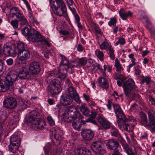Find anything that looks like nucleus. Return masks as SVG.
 I'll use <instances>...</instances> for the list:
<instances>
[{"label": "nucleus", "instance_id": "nucleus-1", "mask_svg": "<svg viewBox=\"0 0 155 155\" xmlns=\"http://www.w3.org/2000/svg\"><path fill=\"white\" fill-rule=\"evenodd\" d=\"M49 2L50 8L56 15L68 18L67 7L64 0H49Z\"/></svg>", "mask_w": 155, "mask_h": 155}, {"label": "nucleus", "instance_id": "nucleus-2", "mask_svg": "<svg viewBox=\"0 0 155 155\" xmlns=\"http://www.w3.org/2000/svg\"><path fill=\"white\" fill-rule=\"evenodd\" d=\"M18 77L17 73L15 71L9 72L4 77L5 79H3V77H0V92H4L8 90Z\"/></svg>", "mask_w": 155, "mask_h": 155}, {"label": "nucleus", "instance_id": "nucleus-3", "mask_svg": "<svg viewBox=\"0 0 155 155\" xmlns=\"http://www.w3.org/2000/svg\"><path fill=\"white\" fill-rule=\"evenodd\" d=\"M113 107L117 119L118 126L120 129L122 131H130L131 130L132 127L124 124L127 119L119 105L117 104H113Z\"/></svg>", "mask_w": 155, "mask_h": 155}, {"label": "nucleus", "instance_id": "nucleus-4", "mask_svg": "<svg viewBox=\"0 0 155 155\" xmlns=\"http://www.w3.org/2000/svg\"><path fill=\"white\" fill-rule=\"evenodd\" d=\"M149 118L148 123L147 116L143 114L141 116L140 122V124L147 128L151 133L155 132V113L151 110H149L147 112Z\"/></svg>", "mask_w": 155, "mask_h": 155}, {"label": "nucleus", "instance_id": "nucleus-5", "mask_svg": "<svg viewBox=\"0 0 155 155\" xmlns=\"http://www.w3.org/2000/svg\"><path fill=\"white\" fill-rule=\"evenodd\" d=\"M28 39L33 42H40L48 47L51 46L50 44L46 39L45 38L41 35L39 32L34 28H31V34L29 36Z\"/></svg>", "mask_w": 155, "mask_h": 155}, {"label": "nucleus", "instance_id": "nucleus-6", "mask_svg": "<svg viewBox=\"0 0 155 155\" xmlns=\"http://www.w3.org/2000/svg\"><path fill=\"white\" fill-rule=\"evenodd\" d=\"M65 111L63 114V117L65 121L69 123L71 121L70 118H73L75 119L77 118L78 113L76 107L73 105L71 106Z\"/></svg>", "mask_w": 155, "mask_h": 155}, {"label": "nucleus", "instance_id": "nucleus-7", "mask_svg": "<svg viewBox=\"0 0 155 155\" xmlns=\"http://www.w3.org/2000/svg\"><path fill=\"white\" fill-rule=\"evenodd\" d=\"M91 147L92 150L95 152L102 154L106 153L103 142L101 140L93 142L91 144Z\"/></svg>", "mask_w": 155, "mask_h": 155}, {"label": "nucleus", "instance_id": "nucleus-8", "mask_svg": "<svg viewBox=\"0 0 155 155\" xmlns=\"http://www.w3.org/2000/svg\"><path fill=\"white\" fill-rule=\"evenodd\" d=\"M135 82L131 79H128L123 84L124 91L127 96H129L131 90L135 86Z\"/></svg>", "mask_w": 155, "mask_h": 155}, {"label": "nucleus", "instance_id": "nucleus-9", "mask_svg": "<svg viewBox=\"0 0 155 155\" xmlns=\"http://www.w3.org/2000/svg\"><path fill=\"white\" fill-rule=\"evenodd\" d=\"M28 70L30 73L32 74H38L41 71L40 65L38 62L32 61L29 65Z\"/></svg>", "mask_w": 155, "mask_h": 155}, {"label": "nucleus", "instance_id": "nucleus-10", "mask_svg": "<svg viewBox=\"0 0 155 155\" xmlns=\"http://www.w3.org/2000/svg\"><path fill=\"white\" fill-rule=\"evenodd\" d=\"M31 126L32 129L35 130H42L45 127V122L39 118H36L31 122Z\"/></svg>", "mask_w": 155, "mask_h": 155}, {"label": "nucleus", "instance_id": "nucleus-11", "mask_svg": "<svg viewBox=\"0 0 155 155\" xmlns=\"http://www.w3.org/2000/svg\"><path fill=\"white\" fill-rule=\"evenodd\" d=\"M4 106L8 108L12 109L17 105L16 99L13 97L8 98L4 100L3 102Z\"/></svg>", "mask_w": 155, "mask_h": 155}, {"label": "nucleus", "instance_id": "nucleus-12", "mask_svg": "<svg viewBox=\"0 0 155 155\" xmlns=\"http://www.w3.org/2000/svg\"><path fill=\"white\" fill-rule=\"evenodd\" d=\"M81 136L85 140H91L93 138L94 134L93 131L90 129H85L81 132Z\"/></svg>", "mask_w": 155, "mask_h": 155}, {"label": "nucleus", "instance_id": "nucleus-13", "mask_svg": "<svg viewBox=\"0 0 155 155\" xmlns=\"http://www.w3.org/2000/svg\"><path fill=\"white\" fill-rule=\"evenodd\" d=\"M60 100L65 106L71 104L73 101L72 97L66 94H63L61 96Z\"/></svg>", "mask_w": 155, "mask_h": 155}, {"label": "nucleus", "instance_id": "nucleus-14", "mask_svg": "<svg viewBox=\"0 0 155 155\" xmlns=\"http://www.w3.org/2000/svg\"><path fill=\"white\" fill-rule=\"evenodd\" d=\"M97 120L98 122L104 129H108L110 128V123L105 117L99 116L97 117Z\"/></svg>", "mask_w": 155, "mask_h": 155}, {"label": "nucleus", "instance_id": "nucleus-15", "mask_svg": "<svg viewBox=\"0 0 155 155\" xmlns=\"http://www.w3.org/2000/svg\"><path fill=\"white\" fill-rule=\"evenodd\" d=\"M68 92L71 96H72L76 102L80 104L81 102L79 95L76 92L74 88L72 87H70L68 89Z\"/></svg>", "mask_w": 155, "mask_h": 155}, {"label": "nucleus", "instance_id": "nucleus-16", "mask_svg": "<svg viewBox=\"0 0 155 155\" xmlns=\"http://www.w3.org/2000/svg\"><path fill=\"white\" fill-rule=\"evenodd\" d=\"M19 76L21 79H28L30 77L29 72L25 67L22 66L19 70Z\"/></svg>", "mask_w": 155, "mask_h": 155}, {"label": "nucleus", "instance_id": "nucleus-17", "mask_svg": "<svg viewBox=\"0 0 155 155\" xmlns=\"http://www.w3.org/2000/svg\"><path fill=\"white\" fill-rule=\"evenodd\" d=\"M10 12L12 17L15 16L18 19L22 18L24 16L22 12L18 8L16 7L12 8L10 9Z\"/></svg>", "mask_w": 155, "mask_h": 155}, {"label": "nucleus", "instance_id": "nucleus-18", "mask_svg": "<svg viewBox=\"0 0 155 155\" xmlns=\"http://www.w3.org/2000/svg\"><path fill=\"white\" fill-rule=\"evenodd\" d=\"M62 89V86H59V87H56L49 85L47 88V91L48 94L53 95L60 93Z\"/></svg>", "mask_w": 155, "mask_h": 155}, {"label": "nucleus", "instance_id": "nucleus-19", "mask_svg": "<svg viewBox=\"0 0 155 155\" xmlns=\"http://www.w3.org/2000/svg\"><path fill=\"white\" fill-rule=\"evenodd\" d=\"M30 55L29 51L25 50L21 52H18V56L21 61H24L28 59L30 57Z\"/></svg>", "mask_w": 155, "mask_h": 155}, {"label": "nucleus", "instance_id": "nucleus-20", "mask_svg": "<svg viewBox=\"0 0 155 155\" xmlns=\"http://www.w3.org/2000/svg\"><path fill=\"white\" fill-rule=\"evenodd\" d=\"M40 115V113L37 111L35 110H31L30 112L28 117L27 118V121L28 123H31L37 117Z\"/></svg>", "mask_w": 155, "mask_h": 155}, {"label": "nucleus", "instance_id": "nucleus-21", "mask_svg": "<svg viewBox=\"0 0 155 155\" xmlns=\"http://www.w3.org/2000/svg\"><path fill=\"white\" fill-rule=\"evenodd\" d=\"M119 13L121 18L124 20H126L128 17L131 16L133 15V13L130 11L126 12L123 8H120L119 10Z\"/></svg>", "mask_w": 155, "mask_h": 155}, {"label": "nucleus", "instance_id": "nucleus-22", "mask_svg": "<svg viewBox=\"0 0 155 155\" xmlns=\"http://www.w3.org/2000/svg\"><path fill=\"white\" fill-rule=\"evenodd\" d=\"M98 85L103 89H107L109 87V83L105 77H100L98 78Z\"/></svg>", "mask_w": 155, "mask_h": 155}, {"label": "nucleus", "instance_id": "nucleus-23", "mask_svg": "<svg viewBox=\"0 0 155 155\" xmlns=\"http://www.w3.org/2000/svg\"><path fill=\"white\" fill-rule=\"evenodd\" d=\"M20 132H16L11 136L10 138V143L20 144L21 140L20 138Z\"/></svg>", "mask_w": 155, "mask_h": 155}, {"label": "nucleus", "instance_id": "nucleus-24", "mask_svg": "<svg viewBox=\"0 0 155 155\" xmlns=\"http://www.w3.org/2000/svg\"><path fill=\"white\" fill-rule=\"evenodd\" d=\"M79 109L83 114L86 117H88L90 115V109L87 107L85 103H84L81 104L80 107Z\"/></svg>", "mask_w": 155, "mask_h": 155}, {"label": "nucleus", "instance_id": "nucleus-25", "mask_svg": "<svg viewBox=\"0 0 155 155\" xmlns=\"http://www.w3.org/2000/svg\"><path fill=\"white\" fill-rule=\"evenodd\" d=\"M59 56L61 58V63L64 67L66 66L67 68L65 69V70L66 71H68L69 68L70 67V62L69 60L68 59L67 57L63 54H60Z\"/></svg>", "mask_w": 155, "mask_h": 155}, {"label": "nucleus", "instance_id": "nucleus-26", "mask_svg": "<svg viewBox=\"0 0 155 155\" xmlns=\"http://www.w3.org/2000/svg\"><path fill=\"white\" fill-rule=\"evenodd\" d=\"M54 137L57 140L60 141L62 140V136L63 134V132L60 128H54Z\"/></svg>", "mask_w": 155, "mask_h": 155}, {"label": "nucleus", "instance_id": "nucleus-27", "mask_svg": "<svg viewBox=\"0 0 155 155\" xmlns=\"http://www.w3.org/2000/svg\"><path fill=\"white\" fill-rule=\"evenodd\" d=\"M108 148L111 150H115L119 146V143L116 141L113 140H110L106 143Z\"/></svg>", "mask_w": 155, "mask_h": 155}, {"label": "nucleus", "instance_id": "nucleus-28", "mask_svg": "<svg viewBox=\"0 0 155 155\" xmlns=\"http://www.w3.org/2000/svg\"><path fill=\"white\" fill-rule=\"evenodd\" d=\"M126 119L127 120L126 121H125L124 124H128L129 126L132 127V129L130 131H126L129 132H131L134 128V125L136 124V121L134 118L131 116L129 117L128 119H127L126 118Z\"/></svg>", "mask_w": 155, "mask_h": 155}, {"label": "nucleus", "instance_id": "nucleus-29", "mask_svg": "<svg viewBox=\"0 0 155 155\" xmlns=\"http://www.w3.org/2000/svg\"><path fill=\"white\" fill-rule=\"evenodd\" d=\"M20 144L16 143H10V144L8 146L9 151L13 153L16 152L18 150Z\"/></svg>", "mask_w": 155, "mask_h": 155}, {"label": "nucleus", "instance_id": "nucleus-30", "mask_svg": "<svg viewBox=\"0 0 155 155\" xmlns=\"http://www.w3.org/2000/svg\"><path fill=\"white\" fill-rule=\"evenodd\" d=\"M3 51L4 54L7 56H9L13 53V51L11 47L8 45H4L3 48Z\"/></svg>", "mask_w": 155, "mask_h": 155}, {"label": "nucleus", "instance_id": "nucleus-31", "mask_svg": "<svg viewBox=\"0 0 155 155\" xmlns=\"http://www.w3.org/2000/svg\"><path fill=\"white\" fill-rule=\"evenodd\" d=\"M53 146L54 144L48 143L44 147V149L45 153H46V155H49L50 153L51 155L52 154V150Z\"/></svg>", "mask_w": 155, "mask_h": 155}, {"label": "nucleus", "instance_id": "nucleus-32", "mask_svg": "<svg viewBox=\"0 0 155 155\" xmlns=\"http://www.w3.org/2000/svg\"><path fill=\"white\" fill-rule=\"evenodd\" d=\"M115 67L116 68V71L119 74H121L122 70L123 69L122 67L121 64L117 59H116L115 61Z\"/></svg>", "mask_w": 155, "mask_h": 155}, {"label": "nucleus", "instance_id": "nucleus-33", "mask_svg": "<svg viewBox=\"0 0 155 155\" xmlns=\"http://www.w3.org/2000/svg\"><path fill=\"white\" fill-rule=\"evenodd\" d=\"M114 78L116 80L119 79L120 80V81L118 80H117V84L119 86H120L122 85V82L124 81L125 80V78L121 74L118 75V76H117L116 74L114 75Z\"/></svg>", "mask_w": 155, "mask_h": 155}, {"label": "nucleus", "instance_id": "nucleus-34", "mask_svg": "<svg viewBox=\"0 0 155 155\" xmlns=\"http://www.w3.org/2000/svg\"><path fill=\"white\" fill-rule=\"evenodd\" d=\"M50 85L56 87H57L59 86H62L60 81L57 79H51L50 81Z\"/></svg>", "mask_w": 155, "mask_h": 155}, {"label": "nucleus", "instance_id": "nucleus-35", "mask_svg": "<svg viewBox=\"0 0 155 155\" xmlns=\"http://www.w3.org/2000/svg\"><path fill=\"white\" fill-rule=\"evenodd\" d=\"M96 56L101 61L104 60V54L103 52L99 49H96L95 51Z\"/></svg>", "mask_w": 155, "mask_h": 155}, {"label": "nucleus", "instance_id": "nucleus-36", "mask_svg": "<svg viewBox=\"0 0 155 155\" xmlns=\"http://www.w3.org/2000/svg\"><path fill=\"white\" fill-rule=\"evenodd\" d=\"M88 106L92 109L94 110H97L99 109V107L97 104L92 100H90L88 103Z\"/></svg>", "mask_w": 155, "mask_h": 155}, {"label": "nucleus", "instance_id": "nucleus-37", "mask_svg": "<svg viewBox=\"0 0 155 155\" xmlns=\"http://www.w3.org/2000/svg\"><path fill=\"white\" fill-rule=\"evenodd\" d=\"M111 134L112 136L115 137H120V134L118 130L114 126L111 127Z\"/></svg>", "mask_w": 155, "mask_h": 155}, {"label": "nucleus", "instance_id": "nucleus-38", "mask_svg": "<svg viewBox=\"0 0 155 155\" xmlns=\"http://www.w3.org/2000/svg\"><path fill=\"white\" fill-rule=\"evenodd\" d=\"M17 107L19 111H22L26 108L27 105L24 102L23 100H19L18 101Z\"/></svg>", "mask_w": 155, "mask_h": 155}, {"label": "nucleus", "instance_id": "nucleus-39", "mask_svg": "<svg viewBox=\"0 0 155 155\" xmlns=\"http://www.w3.org/2000/svg\"><path fill=\"white\" fill-rule=\"evenodd\" d=\"M31 29H29L27 27H25L21 30L22 34L25 36H27L29 38V36L31 34Z\"/></svg>", "mask_w": 155, "mask_h": 155}, {"label": "nucleus", "instance_id": "nucleus-40", "mask_svg": "<svg viewBox=\"0 0 155 155\" xmlns=\"http://www.w3.org/2000/svg\"><path fill=\"white\" fill-rule=\"evenodd\" d=\"M17 47L18 52H21L26 50L25 44L21 41H19L18 43Z\"/></svg>", "mask_w": 155, "mask_h": 155}, {"label": "nucleus", "instance_id": "nucleus-41", "mask_svg": "<svg viewBox=\"0 0 155 155\" xmlns=\"http://www.w3.org/2000/svg\"><path fill=\"white\" fill-rule=\"evenodd\" d=\"M90 25L91 27L93 29H94L97 33L99 34H101V30L97 25L92 22H91Z\"/></svg>", "mask_w": 155, "mask_h": 155}, {"label": "nucleus", "instance_id": "nucleus-42", "mask_svg": "<svg viewBox=\"0 0 155 155\" xmlns=\"http://www.w3.org/2000/svg\"><path fill=\"white\" fill-rule=\"evenodd\" d=\"M122 146L124 149L125 150L126 153L128 155H129L133 153L132 150L130 148V146L127 143H123L122 144Z\"/></svg>", "mask_w": 155, "mask_h": 155}, {"label": "nucleus", "instance_id": "nucleus-43", "mask_svg": "<svg viewBox=\"0 0 155 155\" xmlns=\"http://www.w3.org/2000/svg\"><path fill=\"white\" fill-rule=\"evenodd\" d=\"M110 46H111L109 45L108 43L106 41H103L99 45L100 48L101 50H107L108 48L109 49Z\"/></svg>", "mask_w": 155, "mask_h": 155}, {"label": "nucleus", "instance_id": "nucleus-44", "mask_svg": "<svg viewBox=\"0 0 155 155\" xmlns=\"http://www.w3.org/2000/svg\"><path fill=\"white\" fill-rule=\"evenodd\" d=\"M87 62V60L86 58L84 57L79 58L78 61V65L76 66L77 67L78 65L80 66H82L86 64Z\"/></svg>", "mask_w": 155, "mask_h": 155}, {"label": "nucleus", "instance_id": "nucleus-45", "mask_svg": "<svg viewBox=\"0 0 155 155\" xmlns=\"http://www.w3.org/2000/svg\"><path fill=\"white\" fill-rule=\"evenodd\" d=\"M141 82L142 83H146L147 85H148L151 82L150 78L149 76H143L141 80Z\"/></svg>", "mask_w": 155, "mask_h": 155}, {"label": "nucleus", "instance_id": "nucleus-46", "mask_svg": "<svg viewBox=\"0 0 155 155\" xmlns=\"http://www.w3.org/2000/svg\"><path fill=\"white\" fill-rule=\"evenodd\" d=\"M117 20L116 17H112L110 19V20L108 22V25L111 26H115Z\"/></svg>", "mask_w": 155, "mask_h": 155}, {"label": "nucleus", "instance_id": "nucleus-47", "mask_svg": "<svg viewBox=\"0 0 155 155\" xmlns=\"http://www.w3.org/2000/svg\"><path fill=\"white\" fill-rule=\"evenodd\" d=\"M109 51L110 58L112 60H114L115 59V54L114 53V50L112 46L109 47Z\"/></svg>", "mask_w": 155, "mask_h": 155}, {"label": "nucleus", "instance_id": "nucleus-48", "mask_svg": "<svg viewBox=\"0 0 155 155\" xmlns=\"http://www.w3.org/2000/svg\"><path fill=\"white\" fill-rule=\"evenodd\" d=\"M10 24L14 28L16 29L18 27V21L16 19L13 20L11 21Z\"/></svg>", "mask_w": 155, "mask_h": 155}, {"label": "nucleus", "instance_id": "nucleus-49", "mask_svg": "<svg viewBox=\"0 0 155 155\" xmlns=\"http://www.w3.org/2000/svg\"><path fill=\"white\" fill-rule=\"evenodd\" d=\"M126 43V41L124 38H121L118 39V41H117L115 44V45H117L119 44L120 45H123Z\"/></svg>", "mask_w": 155, "mask_h": 155}, {"label": "nucleus", "instance_id": "nucleus-50", "mask_svg": "<svg viewBox=\"0 0 155 155\" xmlns=\"http://www.w3.org/2000/svg\"><path fill=\"white\" fill-rule=\"evenodd\" d=\"M19 20L21 21V25L26 26L28 25V21L24 16H23V17L22 18H20Z\"/></svg>", "mask_w": 155, "mask_h": 155}, {"label": "nucleus", "instance_id": "nucleus-51", "mask_svg": "<svg viewBox=\"0 0 155 155\" xmlns=\"http://www.w3.org/2000/svg\"><path fill=\"white\" fill-rule=\"evenodd\" d=\"M82 155H91V152L85 148H83Z\"/></svg>", "mask_w": 155, "mask_h": 155}, {"label": "nucleus", "instance_id": "nucleus-52", "mask_svg": "<svg viewBox=\"0 0 155 155\" xmlns=\"http://www.w3.org/2000/svg\"><path fill=\"white\" fill-rule=\"evenodd\" d=\"M47 119L49 125L53 126L54 125V122L51 116H48L47 117Z\"/></svg>", "mask_w": 155, "mask_h": 155}, {"label": "nucleus", "instance_id": "nucleus-53", "mask_svg": "<svg viewBox=\"0 0 155 155\" xmlns=\"http://www.w3.org/2000/svg\"><path fill=\"white\" fill-rule=\"evenodd\" d=\"M135 73L137 75H139L141 73L140 66L139 65L136 66L134 68Z\"/></svg>", "mask_w": 155, "mask_h": 155}, {"label": "nucleus", "instance_id": "nucleus-54", "mask_svg": "<svg viewBox=\"0 0 155 155\" xmlns=\"http://www.w3.org/2000/svg\"><path fill=\"white\" fill-rule=\"evenodd\" d=\"M83 148H79L74 151V155H82Z\"/></svg>", "mask_w": 155, "mask_h": 155}, {"label": "nucleus", "instance_id": "nucleus-55", "mask_svg": "<svg viewBox=\"0 0 155 155\" xmlns=\"http://www.w3.org/2000/svg\"><path fill=\"white\" fill-rule=\"evenodd\" d=\"M79 123L78 121H74L72 122V125L73 127L77 130H78L79 129Z\"/></svg>", "mask_w": 155, "mask_h": 155}, {"label": "nucleus", "instance_id": "nucleus-56", "mask_svg": "<svg viewBox=\"0 0 155 155\" xmlns=\"http://www.w3.org/2000/svg\"><path fill=\"white\" fill-rule=\"evenodd\" d=\"M104 69H102V76L104 77H107V74L106 72L107 68H108V66L104 64L103 66Z\"/></svg>", "mask_w": 155, "mask_h": 155}, {"label": "nucleus", "instance_id": "nucleus-57", "mask_svg": "<svg viewBox=\"0 0 155 155\" xmlns=\"http://www.w3.org/2000/svg\"><path fill=\"white\" fill-rule=\"evenodd\" d=\"M29 21L31 23L35 24L37 25L39 24V23L37 20L34 18L33 16L29 18Z\"/></svg>", "mask_w": 155, "mask_h": 155}, {"label": "nucleus", "instance_id": "nucleus-58", "mask_svg": "<svg viewBox=\"0 0 155 155\" xmlns=\"http://www.w3.org/2000/svg\"><path fill=\"white\" fill-rule=\"evenodd\" d=\"M86 121H87V122H91L96 125H97V121L93 119H92L91 118H88L87 119Z\"/></svg>", "mask_w": 155, "mask_h": 155}, {"label": "nucleus", "instance_id": "nucleus-59", "mask_svg": "<svg viewBox=\"0 0 155 155\" xmlns=\"http://www.w3.org/2000/svg\"><path fill=\"white\" fill-rule=\"evenodd\" d=\"M66 77V74L65 73H61L59 74L58 76V77L60 78L61 81L64 80Z\"/></svg>", "mask_w": 155, "mask_h": 155}, {"label": "nucleus", "instance_id": "nucleus-60", "mask_svg": "<svg viewBox=\"0 0 155 155\" xmlns=\"http://www.w3.org/2000/svg\"><path fill=\"white\" fill-rule=\"evenodd\" d=\"M22 62L21 61V60L19 59V58L18 57V56L15 59V64L18 66H21V65L22 63H21Z\"/></svg>", "mask_w": 155, "mask_h": 155}, {"label": "nucleus", "instance_id": "nucleus-61", "mask_svg": "<svg viewBox=\"0 0 155 155\" xmlns=\"http://www.w3.org/2000/svg\"><path fill=\"white\" fill-rule=\"evenodd\" d=\"M131 92L130 93V94L129 96H127L128 97H131L133 100H136L137 98L138 97V95L136 93H133L131 94Z\"/></svg>", "mask_w": 155, "mask_h": 155}, {"label": "nucleus", "instance_id": "nucleus-62", "mask_svg": "<svg viewBox=\"0 0 155 155\" xmlns=\"http://www.w3.org/2000/svg\"><path fill=\"white\" fill-rule=\"evenodd\" d=\"M84 49V47L82 45L80 44L78 45L77 47V50L78 51L80 52H82Z\"/></svg>", "mask_w": 155, "mask_h": 155}, {"label": "nucleus", "instance_id": "nucleus-63", "mask_svg": "<svg viewBox=\"0 0 155 155\" xmlns=\"http://www.w3.org/2000/svg\"><path fill=\"white\" fill-rule=\"evenodd\" d=\"M143 18L144 19V21L145 22L146 24L148 23L149 24H150V21L147 15H144L143 16Z\"/></svg>", "mask_w": 155, "mask_h": 155}, {"label": "nucleus", "instance_id": "nucleus-64", "mask_svg": "<svg viewBox=\"0 0 155 155\" xmlns=\"http://www.w3.org/2000/svg\"><path fill=\"white\" fill-rule=\"evenodd\" d=\"M83 96L85 101L87 102V103L90 101V96L85 93L83 94Z\"/></svg>", "mask_w": 155, "mask_h": 155}]
</instances>
